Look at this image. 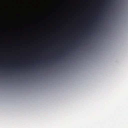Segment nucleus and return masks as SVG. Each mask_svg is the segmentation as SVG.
I'll return each instance as SVG.
<instances>
[{
    "instance_id": "obj_1",
    "label": "nucleus",
    "mask_w": 128,
    "mask_h": 128,
    "mask_svg": "<svg viewBox=\"0 0 128 128\" xmlns=\"http://www.w3.org/2000/svg\"><path fill=\"white\" fill-rule=\"evenodd\" d=\"M95 20H96V21H97V20H98V18H96V19H95Z\"/></svg>"
}]
</instances>
